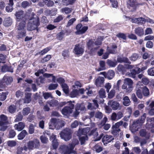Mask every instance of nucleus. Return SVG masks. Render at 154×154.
<instances>
[{
  "label": "nucleus",
  "mask_w": 154,
  "mask_h": 154,
  "mask_svg": "<svg viewBox=\"0 0 154 154\" xmlns=\"http://www.w3.org/2000/svg\"><path fill=\"white\" fill-rule=\"evenodd\" d=\"M34 16L35 14L33 12L31 16H29L28 19L30 21L28 24L27 29L29 31L36 29L38 32L39 29L38 27L40 25V20L38 17L35 15L36 17H34Z\"/></svg>",
  "instance_id": "1"
},
{
  "label": "nucleus",
  "mask_w": 154,
  "mask_h": 154,
  "mask_svg": "<svg viewBox=\"0 0 154 154\" xmlns=\"http://www.w3.org/2000/svg\"><path fill=\"white\" fill-rule=\"evenodd\" d=\"M26 23L23 21L20 23H17L16 37L17 38L22 39L26 35Z\"/></svg>",
  "instance_id": "2"
},
{
  "label": "nucleus",
  "mask_w": 154,
  "mask_h": 154,
  "mask_svg": "<svg viewBox=\"0 0 154 154\" xmlns=\"http://www.w3.org/2000/svg\"><path fill=\"white\" fill-rule=\"evenodd\" d=\"M9 124L8 117L4 115H0V131H5L8 128L7 125Z\"/></svg>",
  "instance_id": "3"
},
{
  "label": "nucleus",
  "mask_w": 154,
  "mask_h": 154,
  "mask_svg": "<svg viewBox=\"0 0 154 154\" xmlns=\"http://www.w3.org/2000/svg\"><path fill=\"white\" fill-rule=\"evenodd\" d=\"M61 138L67 141L72 138V132L70 129L66 128L62 130L60 134Z\"/></svg>",
  "instance_id": "4"
},
{
  "label": "nucleus",
  "mask_w": 154,
  "mask_h": 154,
  "mask_svg": "<svg viewBox=\"0 0 154 154\" xmlns=\"http://www.w3.org/2000/svg\"><path fill=\"white\" fill-rule=\"evenodd\" d=\"M133 82L129 78H126L125 80L124 84L122 86V88L125 89L126 91L129 93L132 90Z\"/></svg>",
  "instance_id": "5"
},
{
  "label": "nucleus",
  "mask_w": 154,
  "mask_h": 154,
  "mask_svg": "<svg viewBox=\"0 0 154 154\" xmlns=\"http://www.w3.org/2000/svg\"><path fill=\"white\" fill-rule=\"evenodd\" d=\"M74 105L71 101H69L68 106H65L62 110L61 112L64 115L67 116L71 113L74 109Z\"/></svg>",
  "instance_id": "6"
},
{
  "label": "nucleus",
  "mask_w": 154,
  "mask_h": 154,
  "mask_svg": "<svg viewBox=\"0 0 154 154\" xmlns=\"http://www.w3.org/2000/svg\"><path fill=\"white\" fill-rule=\"evenodd\" d=\"M73 51L75 55L81 56L84 52L85 47L79 43L75 45Z\"/></svg>",
  "instance_id": "7"
},
{
  "label": "nucleus",
  "mask_w": 154,
  "mask_h": 154,
  "mask_svg": "<svg viewBox=\"0 0 154 154\" xmlns=\"http://www.w3.org/2000/svg\"><path fill=\"white\" fill-rule=\"evenodd\" d=\"M15 15L16 17L17 23H20L23 21L26 22V20L24 18V13L23 11H19L16 12Z\"/></svg>",
  "instance_id": "8"
},
{
  "label": "nucleus",
  "mask_w": 154,
  "mask_h": 154,
  "mask_svg": "<svg viewBox=\"0 0 154 154\" xmlns=\"http://www.w3.org/2000/svg\"><path fill=\"white\" fill-rule=\"evenodd\" d=\"M50 139V140H52V147L51 148V149H57L59 145V143L57 140V139L56 136L52 135L51 136Z\"/></svg>",
  "instance_id": "9"
},
{
  "label": "nucleus",
  "mask_w": 154,
  "mask_h": 154,
  "mask_svg": "<svg viewBox=\"0 0 154 154\" xmlns=\"http://www.w3.org/2000/svg\"><path fill=\"white\" fill-rule=\"evenodd\" d=\"M142 124L137 120L134 121L132 124L130 125V128L132 131H136L138 130Z\"/></svg>",
  "instance_id": "10"
},
{
  "label": "nucleus",
  "mask_w": 154,
  "mask_h": 154,
  "mask_svg": "<svg viewBox=\"0 0 154 154\" xmlns=\"http://www.w3.org/2000/svg\"><path fill=\"white\" fill-rule=\"evenodd\" d=\"M114 139V138L111 135H104L102 139V142L104 145L107 144Z\"/></svg>",
  "instance_id": "11"
},
{
  "label": "nucleus",
  "mask_w": 154,
  "mask_h": 154,
  "mask_svg": "<svg viewBox=\"0 0 154 154\" xmlns=\"http://www.w3.org/2000/svg\"><path fill=\"white\" fill-rule=\"evenodd\" d=\"M75 145L72 143H69L68 145H64L62 146V148L65 150L64 152H67V153L71 154V151L75 147Z\"/></svg>",
  "instance_id": "12"
},
{
  "label": "nucleus",
  "mask_w": 154,
  "mask_h": 154,
  "mask_svg": "<svg viewBox=\"0 0 154 154\" xmlns=\"http://www.w3.org/2000/svg\"><path fill=\"white\" fill-rule=\"evenodd\" d=\"M104 78L99 76L95 79L94 84L98 87H101L104 83Z\"/></svg>",
  "instance_id": "13"
},
{
  "label": "nucleus",
  "mask_w": 154,
  "mask_h": 154,
  "mask_svg": "<svg viewBox=\"0 0 154 154\" xmlns=\"http://www.w3.org/2000/svg\"><path fill=\"white\" fill-rule=\"evenodd\" d=\"M14 69L11 66H8L7 64H4L2 66L1 71L3 72H9L13 73Z\"/></svg>",
  "instance_id": "14"
},
{
  "label": "nucleus",
  "mask_w": 154,
  "mask_h": 154,
  "mask_svg": "<svg viewBox=\"0 0 154 154\" xmlns=\"http://www.w3.org/2000/svg\"><path fill=\"white\" fill-rule=\"evenodd\" d=\"M108 104L109 105H110L111 107L113 110L117 109L119 106V104L118 102L113 100L109 101Z\"/></svg>",
  "instance_id": "15"
},
{
  "label": "nucleus",
  "mask_w": 154,
  "mask_h": 154,
  "mask_svg": "<svg viewBox=\"0 0 154 154\" xmlns=\"http://www.w3.org/2000/svg\"><path fill=\"white\" fill-rule=\"evenodd\" d=\"M140 68L137 67L132 69L131 71L130 76L133 78L135 79L136 78V75L140 73Z\"/></svg>",
  "instance_id": "16"
},
{
  "label": "nucleus",
  "mask_w": 154,
  "mask_h": 154,
  "mask_svg": "<svg viewBox=\"0 0 154 154\" xmlns=\"http://www.w3.org/2000/svg\"><path fill=\"white\" fill-rule=\"evenodd\" d=\"M60 124V122H59L58 119L52 118L51 119L50 122L49 123V126L51 127V126H53L55 128L57 127L58 128Z\"/></svg>",
  "instance_id": "17"
},
{
  "label": "nucleus",
  "mask_w": 154,
  "mask_h": 154,
  "mask_svg": "<svg viewBox=\"0 0 154 154\" xmlns=\"http://www.w3.org/2000/svg\"><path fill=\"white\" fill-rule=\"evenodd\" d=\"M25 126L24 123L22 122H19L17 124H16L14 126L15 129L18 131L22 130Z\"/></svg>",
  "instance_id": "18"
},
{
  "label": "nucleus",
  "mask_w": 154,
  "mask_h": 154,
  "mask_svg": "<svg viewBox=\"0 0 154 154\" xmlns=\"http://www.w3.org/2000/svg\"><path fill=\"white\" fill-rule=\"evenodd\" d=\"M117 48V46L116 44L115 43H113L111 46L110 48L108 47H107V50L109 53L115 54L116 53V51L115 49H116Z\"/></svg>",
  "instance_id": "19"
},
{
  "label": "nucleus",
  "mask_w": 154,
  "mask_h": 154,
  "mask_svg": "<svg viewBox=\"0 0 154 154\" xmlns=\"http://www.w3.org/2000/svg\"><path fill=\"white\" fill-rule=\"evenodd\" d=\"M117 61L120 63H124L129 64L131 63V62L129 61L127 57H122L120 56H118L117 59Z\"/></svg>",
  "instance_id": "20"
},
{
  "label": "nucleus",
  "mask_w": 154,
  "mask_h": 154,
  "mask_svg": "<svg viewBox=\"0 0 154 154\" xmlns=\"http://www.w3.org/2000/svg\"><path fill=\"white\" fill-rule=\"evenodd\" d=\"M134 33L139 36H142L144 34L143 29L141 27H138L134 29Z\"/></svg>",
  "instance_id": "21"
},
{
  "label": "nucleus",
  "mask_w": 154,
  "mask_h": 154,
  "mask_svg": "<svg viewBox=\"0 0 154 154\" xmlns=\"http://www.w3.org/2000/svg\"><path fill=\"white\" fill-rule=\"evenodd\" d=\"M88 132V129L87 128L79 129L77 133V136L78 137H80L88 135L87 134Z\"/></svg>",
  "instance_id": "22"
},
{
  "label": "nucleus",
  "mask_w": 154,
  "mask_h": 154,
  "mask_svg": "<svg viewBox=\"0 0 154 154\" xmlns=\"http://www.w3.org/2000/svg\"><path fill=\"white\" fill-rule=\"evenodd\" d=\"M8 94V91L3 92L2 89H0V101H5L6 99L7 96Z\"/></svg>",
  "instance_id": "23"
},
{
  "label": "nucleus",
  "mask_w": 154,
  "mask_h": 154,
  "mask_svg": "<svg viewBox=\"0 0 154 154\" xmlns=\"http://www.w3.org/2000/svg\"><path fill=\"white\" fill-rule=\"evenodd\" d=\"M141 89L143 95L145 97H148L149 94V89L146 86L139 87Z\"/></svg>",
  "instance_id": "24"
},
{
  "label": "nucleus",
  "mask_w": 154,
  "mask_h": 154,
  "mask_svg": "<svg viewBox=\"0 0 154 154\" xmlns=\"http://www.w3.org/2000/svg\"><path fill=\"white\" fill-rule=\"evenodd\" d=\"M47 103L51 107L57 106L58 104V101L55 99H52L48 101Z\"/></svg>",
  "instance_id": "25"
},
{
  "label": "nucleus",
  "mask_w": 154,
  "mask_h": 154,
  "mask_svg": "<svg viewBox=\"0 0 154 154\" xmlns=\"http://www.w3.org/2000/svg\"><path fill=\"white\" fill-rule=\"evenodd\" d=\"M28 134L26 131L25 130H23L17 136L18 139L19 140H23L25 136Z\"/></svg>",
  "instance_id": "26"
},
{
  "label": "nucleus",
  "mask_w": 154,
  "mask_h": 154,
  "mask_svg": "<svg viewBox=\"0 0 154 154\" xmlns=\"http://www.w3.org/2000/svg\"><path fill=\"white\" fill-rule=\"evenodd\" d=\"M101 144V143H97L94 146V150L96 152L99 153L103 150V148L100 145Z\"/></svg>",
  "instance_id": "27"
},
{
  "label": "nucleus",
  "mask_w": 154,
  "mask_h": 154,
  "mask_svg": "<svg viewBox=\"0 0 154 154\" xmlns=\"http://www.w3.org/2000/svg\"><path fill=\"white\" fill-rule=\"evenodd\" d=\"M25 98L24 99V103H28L31 100V96L32 94L29 93H25Z\"/></svg>",
  "instance_id": "28"
},
{
  "label": "nucleus",
  "mask_w": 154,
  "mask_h": 154,
  "mask_svg": "<svg viewBox=\"0 0 154 154\" xmlns=\"http://www.w3.org/2000/svg\"><path fill=\"white\" fill-rule=\"evenodd\" d=\"M2 79L5 83H6V85L10 84L13 80L11 77H4Z\"/></svg>",
  "instance_id": "29"
},
{
  "label": "nucleus",
  "mask_w": 154,
  "mask_h": 154,
  "mask_svg": "<svg viewBox=\"0 0 154 154\" xmlns=\"http://www.w3.org/2000/svg\"><path fill=\"white\" fill-rule=\"evenodd\" d=\"M115 75L114 71L112 70H109L107 72V78L109 80L112 79Z\"/></svg>",
  "instance_id": "30"
},
{
  "label": "nucleus",
  "mask_w": 154,
  "mask_h": 154,
  "mask_svg": "<svg viewBox=\"0 0 154 154\" xmlns=\"http://www.w3.org/2000/svg\"><path fill=\"white\" fill-rule=\"evenodd\" d=\"M79 140L80 142L81 145L84 144L86 140H87L88 139V135H85V136H82L79 137Z\"/></svg>",
  "instance_id": "31"
},
{
  "label": "nucleus",
  "mask_w": 154,
  "mask_h": 154,
  "mask_svg": "<svg viewBox=\"0 0 154 154\" xmlns=\"http://www.w3.org/2000/svg\"><path fill=\"white\" fill-rule=\"evenodd\" d=\"M75 109L76 110L82 111L85 110L86 108L85 106L82 104L77 103L76 105Z\"/></svg>",
  "instance_id": "32"
},
{
  "label": "nucleus",
  "mask_w": 154,
  "mask_h": 154,
  "mask_svg": "<svg viewBox=\"0 0 154 154\" xmlns=\"http://www.w3.org/2000/svg\"><path fill=\"white\" fill-rule=\"evenodd\" d=\"M79 91L77 89H73L69 94V96L72 98L75 97L79 94Z\"/></svg>",
  "instance_id": "33"
},
{
  "label": "nucleus",
  "mask_w": 154,
  "mask_h": 154,
  "mask_svg": "<svg viewBox=\"0 0 154 154\" xmlns=\"http://www.w3.org/2000/svg\"><path fill=\"white\" fill-rule=\"evenodd\" d=\"M123 104L124 106H128L130 105V103H131V101L128 96H125L123 98Z\"/></svg>",
  "instance_id": "34"
},
{
  "label": "nucleus",
  "mask_w": 154,
  "mask_h": 154,
  "mask_svg": "<svg viewBox=\"0 0 154 154\" xmlns=\"http://www.w3.org/2000/svg\"><path fill=\"white\" fill-rule=\"evenodd\" d=\"M146 128L148 130H150L151 132L154 133V124L152 123L146 124Z\"/></svg>",
  "instance_id": "35"
},
{
  "label": "nucleus",
  "mask_w": 154,
  "mask_h": 154,
  "mask_svg": "<svg viewBox=\"0 0 154 154\" xmlns=\"http://www.w3.org/2000/svg\"><path fill=\"white\" fill-rule=\"evenodd\" d=\"M51 58V55L48 54L41 59V62L42 63H44L49 61Z\"/></svg>",
  "instance_id": "36"
},
{
  "label": "nucleus",
  "mask_w": 154,
  "mask_h": 154,
  "mask_svg": "<svg viewBox=\"0 0 154 154\" xmlns=\"http://www.w3.org/2000/svg\"><path fill=\"white\" fill-rule=\"evenodd\" d=\"M116 35L119 39H122L125 40H126L127 39L126 35L125 33L119 32Z\"/></svg>",
  "instance_id": "37"
},
{
  "label": "nucleus",
  "mask_w": 154,
  "mask_h": 154,
  "mask_svg": "<svg viewBox=\"0 0 154 154\" xmlns=\"http://www.w3.org/2000/svg\"><path fill=\"white\" fill-rule=\"evenodd\" d=\"M33 146L34 149H38L40 146V143L39 140L36 139H34L33 140Z\"/></svg>",
  "instance_id": "38"
},
{
  "label": "nucleus",
  "mask_w": 154,
  "mask_h": 154,
  "mask_svg": "<svg viewBox=\"0 0 154 154\" xmlns=\"http://www.w3.org/2000/svg\"><path fill=\"white\" fill-rule=\"evenodd\" d=\"M137 86L138 88L136 91V94L137 97L141 99L143 97L142 92V90L140 88H139V87L138 86V85H137Z\"/></svg>",
  "instance_id": "39"
},
{
  "label": "nucleus",
  "mask_w": 154,
  "mask_h": 154,
  "mask_svg": "<svg viewBox=\"0 0 154 154\" xmlns=\"http://www.w3.org/2000/svg\"><path fill=\"white\" fill-rule=\"evenodd\" d=\"M129 5L131 7L133 8V10L132 11L136 10L137 5L136 4V2L134 1V0L132 1L129 0Z\"/></svg>",
  "instance_id": "40"
},
{
  "label": "nucleus",
  "mask_w": 154,
  "mask_h": 154,
  "mask_svg": "<svg viewBox=\"0 0 154 154\" xmlns=\"http://www.w3.org/2000/svg\"><path fill=\"white\" fill-rule=\"evenodd\" d=\"M103 40V37H99L96 40L94 43V44L95 45H101L102 41Z\"/></svg>",
  "instance_id": "41"
},
{
  "label": "nucleus",
  "mask_w": 154,
  "mask_h": 154,
  "mask_svg": "<svg viewBox=\"0 0 154 154\" xmlns=\"http://www.w3.org/2000/svg\"><path fill=\"white\" fill-rule=\"evenodd\" d=\"M65 35L63 31L62 30L60 32L58 33L56 35L57 38L59 40H62Z\"/></svg>",
  "instance_id": "42"
},
{
  "label": "nucleus",
  "mask_w": 154,
  "mask_h": 154,
  "mask_svg": "<svg viewBox=\"0 0 154 154\" xmlns=\"http://www.w3.org/2000/svg\"><path fill=\"white\" fill-rule=\"evenodd\" d=\"M12 24V20L9 18H7L4 21V25L6 26H9Z\"/></svg>",
  "instance_id": "43"
},
{
  "label": "nucleus",
  "mask_w": 154,
  "mask_h": 154,
  "mask_svg": "<svg viewBox=\"0 0 154 154\" xmlns=\"http://www.w3.org/2000/svg\"><path fill=\"white\" fill-rule=\"evenodd\" d=\"M8 146L10 147H13L16 146L17 145V142L14 140H8L7 142Z\"/></svg>",
  "instance_id": "44"
},
{
  "label": "nucleus",
  "mask_w": 154,
  "mask_h": 154,
  "mask_svg": "<svg viewBox=\"0 0 154 154\" xmlns=\"http://www.w3.org/2000/svg\"><path fill=\"white\" fill-rule=\"evenodd\" d=\"M23 116L22 114L20 112H19L16 116V118L15 119V122H18L20 121H21L23 119Z\"/></svg>",
  "instance_id": "45"
},
{
  "label": "nucleus",
  "mask_w": 154,
  "mask_h": 154,
  "mask_svg": "<svg viewBox=\"0 0 154 154\" xmlns=\"http://www.w3.org/2000/svg\"><path fill=\"white\" fill-rule=\"evenodd\" d=\"M94 42L92 40H89L86 44L88 48L90 49L91 48L94 46Z\"/></svg>",
  "instance_id": "46"
},
{
  "label": "nucleus",
  "mask_w": 154,
  "mask_h": 154,
  "mask_svg": "<svg viewBox=\"0 0 154 154\" xmlns=\"http://www.w3.org/2000/svg\"><path fill=\"white\" fill-rule=\"evenodd\" d=\"M35 131L34 126L32 124H30L28 128V132L29 134H33Z\"/></svg>",
  "instance_id": "47"
},
{
  "label": "nucleus",
  "mask_w": 154,
  "mask_h": 154,
  "mask_svg": "<svg viewBox=\"0 0 154 154\" xmlns=\"http://www.w3.org/2000/svg\"><path fill=\"white\" fill-rule=\"evenodd\" d=\"M30 109L29 107L24 108L22 110V113L24 116L27 115L30 112Z\"/></svg>",
  "instance_id": "48"
},
{
  "label": "nucleus",
  "mask_w": 154,
  "mask_h": 154,
  "mask_svg": "<svg viewBox=\"0 0 154 154\" xmlns=\"http://www.w3.org/2000/svg\"><path fill=\"white\" fill-rule=\"evenodd\" d=\"M108 65L110 67H115L117 65V61H113L110 60H109L107 61Z\"/></svg>",
  "instance_id": "49"
},
{
  "label": "nucleus",
  "mask_w": 154,
  "mask_h": 154,
  "mask_svg": "<svg viewBox=\"0 0 154 154\" xmlns=\"http://www.w3.org/2000/svg\"><path fill=\"white\" fill-rule=\"evenodd\" d=\"M51 49V48L50 47H47L39 52V54H40L41 55H43L49 51Z\"/></svg>",
  "instance_id": "50"
},
{
  "label": "nucleus",
  "mask_w": 154,
  "mask_h": 154,
  "mask_svg": "<svg viewBox=\"0 0 154 154\" xmlns=\"http://www.w3.org/2000/svg\"><path fill=\"white\" fill-rule=\"evenodd\" d=\"M40 138L41 142L44 144L47 143L48 141V138L44 135L41 136Z\"/></svg>",
  "instance_id": "51"
},
{
  "label": "nucleus",
  "mask_w": 154,
  "mask_h": 154,
  "mask_svg": "<svg viewBox=\"0 0 154 154\" xmlns=\"http://www.w3.org/2000/svg\"><path fill=\"white\" fill-rule=\"evenodd\" d=\"M111 3L112 7L114 8H117L118 7V3L116 0H109Z\"/></svg>",
  "instance_id": "52"
},
{
  "label": "nucleus",
  "mask_w": 154,
  "mask_h": 154,
  "mask_svg": "<svg viewBox=\"0 0 154 154\" xmlns=\"http://www.w3.org/2000/svg\"><path fill=\"white\" fill-rule=\"evenodd\" d=\"M62 11L64 12L66 14H68L71 13L72 10V8H69L67 7L63 8H62Z\"/></svg>",
  "instance_id": "53"
},
{
  "label": "nucleus",
  "mask_w": 154,
  "mask_h": 154,
  "mask_svg": "<svg viewBox=\"0 0 154 154\" xmlns=\"http://www.w3.org/2000/svg\"><path fill=\"white\" fill-rule=\"evenodd\" d=\"M139 57L138 55L137 54H133L131 57H129L130 60L132 61H134L137 60Z\"/></svg>",
  "instance_id": "54"
},
{
  "label": "nucleus",
  "mask_w": 154,
  "mask_h": 154,
  "mask_svg": "<svg viewBox=\"0 0 154 154\" xmlns=\"http://www.w3.org/2000/svg\"><path fill=\"white\" fill-rule=\"evenodd\" d=\"M8 110L10 113H14L16 110V106L14 105H11L8 107Z\"/></svg>",
  "instance_id": "55"
},
{
  "label": "nucleus",
  "mask_w": 154,
  "mask_h": 154,
  "mask_svg": "<svg viewBox=\"0 0 154 154\" xmlns=\"http://www.w3.org/2000/svg\"><path fill=\"white\" fill-rule=\"evenodd\" d=\"M88 29V26H84L82 27L80 30L79 32V33L78 35L82 34L85 33Z\"/></svg>",
  "instance_id": "56"
},
{
  "label": "nucleus",
  "mask_w": 154,
  "mask_h": 154,
  "mask_svg": "<svg viewBox=\"0 0 154 154\" xmlns=\"http://www.w3.org/2000/svg\"><path fill=\"white\" fill-rule=\"evenodd\" d=\"M32 140H30L27 143V146L29 150H33L34 149L33 143Z\"/></svg>",
  "instance_id": "57"
},
{
  "label": "nucleus",
  "mask_w": 154,
  "mask_h": 154,
  "mask_svg": "<svg viewBox=\"0 0 154 154\" xmlns=\"http://www.w3.org/2000/svg\"><path fill=\"white\" fill-rule=\"evenodd\" d=\"M105 91L103 88H101L99 92L100 97H105Z\"/></svg>",
  "instance_id": "58"
},
{
  "label": "nucleus",
  "mask_w": 154,
  "mask_h": 154,
  "mask_svg": "<svg viewBox=\"0 0 154 154\" xmlns=\"http://www.w3.org/2000/svg\"><path fill=\"white\" fill-rule=\"evenodd\" d=\"M137 21L138 22V24H142L146 22L145 19L142 17H140L136 19Z\"/></svg>",
  "instance_id": "59"
},
{
  "label": "nucleus",
  "mask_w": 154,
  "mask_h": 154,
  "mask_svg": "<svg viewBox=\"0 0 154 154\" xmlns=\"http://www.w3.org/2000/svg\"><path fill=\"white\" fill-rule=\"evenodd\" d=\"M58 85L57 84H51L48 86L49 90H51L55 89L58 87Z\"/></svg>",
  "instance_id": "60"
},
{
  "label": "nucleus",
  "mask_w": 154,
  "mask_h": 154,
  "mask_svg": "<svg viewBox=\"0 0 154 154\" xmlns=\"http://www.w3.org/2000/svg\"><path fill=\"white\" fill-rule=\"evenodd\" d=\"M62 56L63 57L64 59L69 56V50H65L63 51L62 53Z\"/></svg>",
  "instance_id": "61"
},
{
  "label": "nucleus",
  "mask_w": 154,
  "mask_h": 154,
  "mask_svg": "<svg viewBox=\"0 0 154 154\" xmlns=\"http://www.w3.org/2000/svg\"><path fill=\"white\" fill-rule=\"evenodd\" d=\"M146 118V114L145 113H144L142 116H141L140 119L137 120L142 125L144 122L145 119Z\"/></svg>",
  "instance_id": "62"
},
{
  "label": "nucleus",
  "mask_w": 154,
  "mask_h": 154,
  "mask_svg": "<svg viewBox=\"0 0 154 154\" xmlns=\"http://www.w3.org/2000/svg\"><path fill=\"white\" fill-rule=\"evenodd\" d=\"M147 72L148 75L151 76H154V67L149 69Z\"/></svg>",
  "instance_id": "63"
},
{
  "label": "nucleus",
  "mask_w": 154,
  "mask_h": 154,
  "mask_svg": "<svg viewBox=\"0 0 154 154\" xmlns=\"http://www.w3.org/2000/svg\"><path fill=\"white\" fill-rule=\"evenodd\" d=\"M16 135V133L14 130H11L9 131L8 136L9 138L14 137Z\"/></svg>",
  "instance_id": "64"
}]
</instances>
